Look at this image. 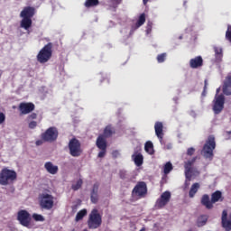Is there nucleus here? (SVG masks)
<instances>
[{
    "label": "nucleus",
    "instance_id": "obj_55",
    "mask_svg": "<svg viewBox=\"0 0 231 231\" xmlns=\"http://www.w3.org/2000/svg\"><path fill=\"white\" fill-rule=\"evenodd\" d=\"M113 9L115 10V6L113 7Z\"/></svg>",
    "mask_w": 231,
    "mask_h": 231
},
{
    "label": "nucleus",
    "instance_id": "obj_16",
    "mask_svg": "<svg viewBox=\"0 0 231 231\" xmlns=\"http://www.w3.org/2000/svg\"><path fill=\"white\" fill-rule=\"evenodd\" d=\"M189 67L191 69H199L203 67V57L197 56L189 60Z\"/></svg>",
    "mask_w": 231,
    "mask_h": 231
},
{
    "label": "nucleus",
    "instance_id": "obj_23",
    "mask_svg": "<svg viewBox=\"0 0 231 231\" xmlns=\"http://www.w3.org/2000/svg\"><path fill=\"white\" fill-rule=\"evenodd\" d=\"M199 188H200L199 183H198V182L193 183L191 185V188H190L189 191V197L190 199L194 198V196H196V193H198V190H199Z\"/></svg>",
    "mask_w": 231,
    "mask_h": 231
},
{
    "label": "nucleus",
    "instance_id": "obj_5",
    "mask_svg": "<svg viewBox=\"0 0 231 231\" xmlns=\"http://www.w3.org/2000/svg\"><path fill=\"white\" fill-rule=\"evenodd\" d=\"M16 172L14 171L4 168L0 172V185L6 186L10 182L16 180Z\"/></svg>",
    "mask_w": 231,
    "mask_h": 231
},
{
    "label": "nucleus",
    "instance_id": "obj_45",
    "mask_svg": "<svg viewBox=\"0 0 231 231\" xmlns=\"http://www.w3.org/2000/svg\"><path fill=\"white\" fill-rule=\"evenodd\" d=\"M29 120H33V119H37V114L32 113L28 116Z\"/></svg>",
    "mask_w": 231,
    "mask_h": 231
},
{
    "label": "nucleus",
    "instance_id": "obj_1",
    "mask_svg": "<svg viewBox=\"0 0 231 231\" xmlns=\"http://www.w3.org/2000/svg\"><path fill=\"white\" fill-rule=\"evenodd\" d=\"M223 194L221 191L217 190L216 192L212 193L211 199L210 197L207 194H204L200 199V203L204 206L207 209L214 208V204L218 201H223Z\"/></svg>",
    "mask_w": 231,
    "mask_h": 231
},
{
    "label": "nucleus",
    "instance_id": "obj_44",
    "mask_svg": "<svg viewBox=\"0 0 231 231\" xmlns=\"http://www.w3.org/2000/svg\"><path fill=\"white\" fill-rule=\"evenodd\" d=\"M35 127H37V122L32 121L29 123V128L35 129Z\"/></svg>",
    "mask_w": 231,
    "mask_h": 231
},
{
    "label": "nucleus",
    "instance_id": "obj_14",
    "mask_svg": "<svg viewBox=\"0 0 231 231\" xmlns=\"http://www.w3.org/2000/svg\"><path fill=\"white\" fill-rule=\"evenodd\" d=\"M19 110L22 115H28L35 110V105L33 103H21L19 105Z\"/></svg>",
    "mask_w": 231,
    "mask_h": 231
},
{
    "label": "nucleus",
    "instance_id": "obj_6",
    "mask_svg": "<svg viewBox=\"0 0 231 231\" xmlns=\"http://www.w3.org/2000/svg\"><path fill=\"white\" fill-rule=\"evenodd\" d=\"M68 147L69 150V154L72 157H79L82 155V144L77 138H72L69 140Z\"/></svg>",
    "mask_w": 231,
    "mask_h": 231
},
{
    "label": "nucleus",
    "instance_id": "obj_41",
    "mask_svg": "<svg viewBox=\"0 0 231 231\" xmlns=\"http://www.w3.org/2000/svg\"><path fill=\"white\" fill-rule=\"evenodd\" d=\"M208 85V81L207 79H205V81H204V89H203V92H202L203 97L207 96V86Z\"/></svg>",
    "mask_w": 231,
    "mask_h": 231
},
{
    "label": "nucleus",
    "instance_id": "obj_49",
    "mask_svg": "<svg viewBox=\"0 0 231 231\" xmlns=\"http://www.w3.org/2000/svg\"><path fill=\"white\" fill-rule=\"evenodd\" d=\"M143 3L144 5H146L149 3V0H143Z\"/></svg>",
    "mask_w": 231,
    "mask_h": 231
},
{
    "label": "nucleus",
    "instance_id": "obj_9",
    "mask_svg": "<svg viewBox=\"0 0 231 231\" xmlns=\"http://www.w3.org/2000/svg\"><path fill=\"white\" fill-rule=\"evenodd\" d=\"M132 196L138 199L147 196V184L143 181L138 182L132 190Z\"/></svg>",
    "mask_w": 231,
    "mask_h": 231
},
{
    "label": "nucleus",
    "instance_id": "obj_31",
    "mask_svg": "<svg viewBox=\"0 0 231 231\" xmlns=\"http://www.w3.org/2000/svg\"><path fill=\"white\" fill-rule=\"evenodd\" d=\"M84 182L82 181V179H79L76 184L72 185V189L74 190H79L81 187H82V184Z\"/></svg>",
    "mask_w": 231,
    "mask_h": 231
},
{
    "label": "nucleus",
    "instance_id": "obj_43",
    "mask_svg": "<svg viewBox=\"0 0 231 231\" xmlns=\"http://www.w3.org/2000/svg\"><path fill=\"white\" fill-rule=\"evenodd\" d=\"M107 152V150H101L97 155L98 158H104L106 157V153Z\"/></svg>",
    "mask_w": 231,
    "mask_h": 231
},
{
    "label": "nucleus",
    "instance_id": "obj_7",
    "mask_svg": "<svg viewBox=\"0 0 231 231\" xmlns=\"http://www.w3.org/2000/svg\"><path fill=\"white\" fill-rule=\"evenodd\" d=\"M39 204L40 207L46 210H51L53 208V196L48 193H42L39 195Z\"/></svg>",
    "mask_w": 231,
    "mask_h": 231
},
{
    "label": "nucleus",
    "instance_id": "obj_52",
    "mask_svg": "<svg viewBox=\"0 0 231 231\" xmlns=\"http://www.w3.org/2000/svg\"><path fill=\"white\" fill-rule=\"evenodd\" d=\"M219 92H220V88H217V95H218Z\"/></svg>",
    "mask_w": 231,
    "mask_h": 231
},
{
    "label": "nucleus",
    "instance_id": "obj_15",
    "mask_svg": "<svg viewBox=\"0 0 231 231\" xmlns=\"http://www.w3.org/2000/svg\"><path fill=\"white\" fill-rule=\"evenodd\" d=\"M35 15V7L32 6H26L23 8V10L21 12L20 16L22 18H29L32 19V17Z\"/></svg>",
    "mask_w": 231,
    "mask_h": 231
},
{
    "label": "nucleus",
    "instance_id": "obj_54",
    "mask_svg": "<svg viewBox=\"0 0 231 231\" xmlns=\"http://www.w3.org/2000/svg\"><path fill=\"white\" fill-rule=\"evenodd\" d=\"M140 231H145V227H143Z\"/></svg>",
    "mask_w": 231,
    "mask_h": 231
},
{
    "label": "nucleus",
    "instance_id": "obj_36",
    "mask_svg": "<svg viewBox=\"0 0 231 231\" xmlns=\"http://www.w3.org/2000/svg\"><path fill=\"white\" fill-rule=\"evenodd\" d=\"M226 39L231 43V25H227V30L226 32Z\"/></svg>",
    "mask_w": 231,
    "mask_h": 231
},
{
    "label": "nucleus",
    "instance_id": "obj_39",
    "mask_svg": "<svg viewBox=\"0 0 231 231\" xmlns=\"http://www.w3.org/2000/svg\"><path fill=\"white\" fill-rule=\"evenodd\" d=\"M100 185L98 183L94 184L92 190H91V194H98V187Z\"/></svg>",
    "mask_w": 231,
    "mask_h": 231
},
{
    "label": "nucleus",
    "instance_id": "obj_3",
    "mask_svg": "<svg viewBox=\"0 0 231 231\" xmlns=\"http://www.w3.org/2000/svg\"><path fill=\"white\" fill-rule=\"evenodd\" d=\"M89 229H97L102 226V216L98 213V209L94 208L88 216L87 221Z\"/></svg>",
    "mask_w": 231,
    "mask_h": 231
},
{
    "label": "nucleus",
    "instance_id": "obj_19",
    "mask_svg": "<svg viewBox=\"0 0 231 231\" xmlns=\"http://www.w3.org/2000/svg\"><path fill=\"white\" fill-rule=\"evenodd\" d=\"M44 168L47 171V172L55 175L59 172V166L53 165V162H48L44 164Z\"/></svg>",
    "mask_w": 231,
    "mask_h": 231
},
{
    "label": "nucleus",
    "instance_id": "obj_8",
    "mask_svg": "<svg viewBox=\"0 0 231 231\" xmlns=\"http://www.w3.org/2000/svg\"><path fill=\"white\" fill-rule=\"evenodd\" d=\"M41 138L44 142H55L59 138V130L55 126L49 127L44 133L41 134Z\"/></svg>",
    "mask_w": 231,
    "mask_h": 231
},
{
    "label": "nucleus",
    "instance_id": "obj_17",
    "mask_svg": "<svg viewBox=\"0 0 231 231\" xmlns=\"http://www.w3.org/2000/svg\"><path fill=\"white\" fill-rule=\"evenodd\" d=\"M223 93L226 96L231 95V75L226 76L223 82Z\"/></svg>",
    "mask_w": 231,
    "mask_h": 231
},
{
    "label": "nucleus",
    "instance_id": "obj_48",
    "mask_svg": "<svg viewBox=\"0 0 231 231\" xmlns=\"http://www.w3.org/2000/svg\"><path fill=\"white\" fill-rule=\"evenodd\" d=\"M152 29V23H148V24H147V32H151Z\"/></svg>",
    "mask_w": 231,
    "mask_h": 231
},
{
    "label": "nucleus",
    "instance_id": "obj_29",
    "mask_svg": "<svg viewBox=\"0 0 231 231\" xmlns=\"http://www.w3.org/2000/svg\"><path fill=\"white\" fill-rule=\"evenodd\" d=\"M145 23V14H142L139 18L137 23H135V28H139L140 26L143 25Z\"/></svg>",
    "mask_w": 231,
    "mask_h": 231
},
{
    "label": "nucleus",
    "instance_id": "obj_13",
    "mask_svg": "<svg viewBox=\"0 0 231 231\" xmlns=\"http://www.w3.org/2000/svg\"><path fill=\"white\" fill-rule=\"evenodd\" d=\"M171 201V193L169 191L163 192L156 200L155 208L158 209L163 208Z\"/></svg>",
    "mask_w": 231,
    "mask_h": 231
},
{
    "label": "nucleus",
    "instance_id": "obj_28",
    "mask_svg": "<svg viewBox=\"0 0 231 231\" xmlns=\"http://www.w3.org/2000/svg\"><path fill=\"white\" fill-rule=\"evenodd\" d=\"M86 215H88V210L87 209H82L79 212H78V214L76 215V218L75 221L79 222L80 220H82L84 218V217H86Z\"/></svg>",
    "mask_w": 231,
    "mask_h": 231
},
{
    "label": "nucleus",
    "instance_id": "obj_30",
    "mask_svg": "<svg viewBox=\"0 0 231 231\" xmlns=\"http://www.w3.org/2000/svg\"><path fill=\"white\" fill-rule=\"evenodd\" d=\"M172 169H173L172 163L167 162V163L164 165V170H163L164 174H169V173H171V171Z\"/></svg>",
    "mask_w": 231,
    "mask_h": 231
},
{
    "label": "nucleus",
    "instance_id": "obj_37",
    "mask_svg": "<svg viewBox=\"0 0 231 231\" xmlns=\"http://www.w3.org/2000/svg\"><path fill=\"white\" fill-rule=\"evenodd\" d=\"M119 177L122 179V180H127L129 179V174L127 173V171H119Z\"/></svg>",
    "mask_w": 231,
    "mask_h": 231
},
{
    "label": "nucleus",
    "instance_id": "obj_24",
    "mask_svg": "<svg viewBox=\"0 0 231 231\" xmlns=\"http://www.w3.org/2000/svg\"><path fill=\"white\" fill-rule=\"evenodd\" d=\"M144 150L150 155L154 154V145L152 144V142L151 141L146 142L144 144Z\"/></svg>",
    "mask_w": 231,
    "mask_h": 231
},
{
    "label": "nucleus",
    "instance_id": "obj_50",
    "mask_svg": "<svg viewBox=\"0 0 231 231\" xmlns=\"http://www.w3.org/2000/svg\"><path fill=\"white\" fill-rule=\"evenodd\" d=\"M122 1H123V0H116V5L122 4Z\"/></svg>",
    "mask_w": 231,
    "mask_h": 231
},
{
    "label": "nucleus",
    "instance_id": "obj_27",
    "mask_svg": "<svg viewBox=\"0 0 231 231\" xmlns=\"http://www.w3.org/2000/svg\"><path fill=\"white\" fill-rule=\"evenodd\" d=\"M222 227L226 230V231H231V212L229 215V219H226L225 221L221 222Z\"/></svg>",
    "mask_w": 231,
    "mask_h": 231
},
{
    "label": "nucleus",
    "instance_id": "obj_34",
    "mask_svg": "<svg viewBox=\"0 0 231 231\" xmlns=\"http://www.w3.org/2000/svg\"><path fill=\"white\" fill-rule=\"evenodd\" d=\"M167 59V53H162L157 56V61L159 63H163V61Z\"/></svg>",
    "mask_w": 231,
    "mask_h": 231
},
{
    "label": "nucleus",
    "instance_id": "obj_22",
    "mask_svg": "<svg viewBox=\"0 0 231 231\" xmlns=\"http://www.w3.org/2000/svg\"><path fill=\"white\" fill-rule=\"evenodd\" d=\"M20 26L25 30H28L32 27V21L30 18L22 17Z\"/></svg>",
    "mask_w": 231,
    "mask_h": 231
},
{
    "label": "nucleus",
    "instance_id": "obj_35",
    "mask_svg": "<svg viewBox=\"0 0 231 231\" xmlns=\"http://www.w3.org/2000/svg\"><path fill=\"white\" fill-rule=\"evenodd\" d=\"M214 51H215V53H216V58H222L223 57V50L218 48V47H216L214 48Z\"/></svg>",
    "mask_w": 231,
    "mask_h": 231
},
{
    "label": "nucleus",
    "instance_id": "obj_33",
    "mask_svg": "<svg viewBox=\"0 0 231 231\" xmlns=\"http://www.w3.org/2000/svg\"><path fill=\"white\" fill-rule=\"evenodd\" d=\"M32 218L36 221V222H44V217H42V215H39V214H33L32 215Z\"/></svg>",
    "mask_w": 231,
    "mask_h": 231
},
{
    "label": "nucleus",
    "instance_id": "obj_25",
    "mask_svg": "<svg viewBox=\"0 0 231 231\" xmlns=\"http://www.w3.org/2000/svg\"><path fill=\"white\" fill-rule=\"evenodd\" d=\"M99 135H103V137L105 139H107L108 137H111V135H113V127L111 125H107L105 128L103 134H99Z\"/></svg>",
    "mask_w": 231,
    "mask_h": 231
},
{
    "label": "nucleus",
    "instance_id": "obj_32",
    "mask_svg": "<svg viewBox=\"0 0 231 231\" xmlns=\"http://www.w3.org/2000/svg\"><path fill=\"white\" fill-rule=\"evenodd\" d=\"M90 200L93 204L98 203V193H91L90 194Z\"/></svg>",
    "mask_w": 231,
    "mask_h": 231
},
{
    "label": "nucleus",
    "instance_id": "obj_38",
    "mask_svg": "<svg viewBox=\"0 0 231 231\" xmlns=\"http://www.w3.org/2000/svg\"><path fill=\"white\" fill-rule=\"evenodd\" d=\"M199 173H200L199 171H198L196 168L191 169V171L189 172V174H191V178H192V176H194V177L199 176Z\"/></svg>",
    "mask_w": 231,
    "mask_h": 231
},
{
    "label": "nucleus",
    "instance_id": "obj_20",
    "mask_svg": "<svg viewBox=\"0 0 231 231\" xmlns=\"http://www.w3.org/2000/svg\"><path fill=\"white\" fill-rule=\"evenodd\" d=\"M155 134L162 141L163 140V124L162 122H156L154 125Z\"/></svg>",
    "mask_w": 231,
    "mask_h": 231
},
{
    "label": "nucleus",
    "instance_id": "obj_4",
    "mask_svg": "<svg viewBox=\"0 0 231 231\" xmlns=\"http://www.w3.org/2000/svg\"><path fill=\"white\" fill-rule=\"evenodd\" d=\"M53 55V43H47L38 53L37 60L40 63H46Z\"/></svg>",
    "mask_w": 231,
    "mask_h": 231
},
{
    "label": "nucleus",
    "instance_id": "obj_11",
    "mask_svg": "<svg viewBox=\"0 0 231 231\" xmlns=\"http://www.w3.org/2000/svg\"><path fill=\"white\" fill-rule=\"evenodd\" d=\"M17 220L23 226L30 228L32 225V215H30L29 211L22 209L17 213Z\"/></svg>",
    "mask_w": 231,
    "mask_h": 231
},
{
    "label": "nucleus",
    "instance_id": "obj_47",
    "mask_svg": "<svg viewBox=\"0 0 231 231\" xmlns=\"http://www.w3.org/2000/svg\"><path fill=\"white\" fill-rule=\"evenodd\" d=\"M42 143H44V140H37L36 142H35V144L37 145V146H40V145H42Z\"/></svg>",
    "mask_w": 231,
    "mask_h": 231
},
{
    "label": "nucleus",
    "instance_id": "obj_46",
    "mask_svg": "<svg viewBox=\"0 0 231 231\" xmlns=\"http://www.w3.org/2000/svg\"><path fill=\"white\" fill-rule=\"evenodd\" d=\"M5 121V116L3 113H0V125Z\"/></svg>",
    "mask_w": 231,
    "mask_h": 231
},
{
    "label": "nucleus",
    "instance_id": "obj_12",
    "mask_svg": "<svg viewBox=\"0 0 231 231\" xmlns=\"http://www.w3.org/2000/svg\"><path fill=\"white\" fill-rule=\"evenodd\" d=\"M196 160H198V157H193L191 160L187 161L184 162V169H185V177H186V181L185 185L189 186L187 181H190L192 180V174H190V171H192V165L196 162Z\"/></svg>",
    "mask_w": 231,
    "mask_h": 231
},
{
    "label": "nucleus",
    "instance_id": "obj_53",
    "mask_svg": "<svg viewBox=\"0 0 231 231\" xmlns=\"http://www.w3.org/2000/svg\"><path fill=\"white\" fill-rule=\"evenodd\" d=\"M207 224V221H203L202 222V226L206 225Z\"/></svg>",
    "mask_w": 231,
    "mask_h": 231
},
{
    "label": "nucleus",
    "instance_id": "obj_18",
    "mask_svg": "<svg viewBox=\"0 0 231 231\" xmlns=\"http://www.w3.org/2000/svg\"><path fill=\"white\" fill-rule=\"evenodd\" d=\"M96 145L100 150H107V141L104 135H99L97 139Z\"/></svg>",
    "mask_w": 231,
    "mask_h": 231
},
{
    "label": "nucleus",
    "instance_id": "obj_2",
    "mask_svg": "<svg viewBox=\"0 0 231 231\" xmlns=\"http://www.w3.org/2000/svg\"><path fill=\"white\" fill-rule=\"evenodd\" d=\"M217 147L216 138L213 135L208 136L206 143L204 144L201 154L204 158L212 161L214 159V151Z\"/></svg>",
    "mask_w": 231,
    "mask_h": 231
},
{
    "label": "nucleus",
    "instance_id": "obj_51",
    "mask_svg": "<svg viewBox=\"0 0 231 231\" xmlns=\"http://www.w3.org/2000/svg\"><path fill=\"white\" fill-rule=\"evenodd\" d=\"M114 3V5H116V0H109Z\"/></svg>",
    "mask_w": 231,
    "mask_h": 231
},
{
    "label": "nucleus",
    "instance_id": "obj_10",
    "mask_svg": "<svg viewBox=\"0 0 231 231\" xmlns=\"http://www.w3.org/2000/svg\"><path fill=\"white\" fill-rule=\"evenodd\" d=\"M226 97L223 94L216 95L213 100V111L215 115H219L225 108Z\"/></svg>",
    "mask_w": 231,
    "mask_h": 231
},
{
    "label": "nucleus",
    "instance_id": "obj_26",
    "mask_svg": "<svg viewBox=\"0 0 231 231\" xmlns=\"http://www.w3.org/2000/svg\"><path fill=\"white\" fill-rule=\"evenodd\" d=\"M100 5V1L98 0H86L84 5L87 8L95 7Z\"/></svg>",
    "mask_w": 231,
    "mask_h": 231
},
{
    "label": "nucleus",
    "instance_id": "obj_42",
    "mask_svg": "<svg viewBox=\"0 0 231 231\" xmlns=\"http://www.w3.org/2000/svg\"><path fill=\"white\" fill-rule=\"evenodd\" d=\"M196 152V149L190 147V148H189V149L187 150V155L192 156V155H194V152Z\"/></svg>",
    "mask_w": 231,
    "mask_h": 231
},
{
    "label": "nucleus",
    "instance_id": "obj_40",
    "mask_svg": "<svg viewBox=\"0 0 231 231\" xmlns=\"http://www.w3.org/2000/svg\"><path fill=\"white\" fill-rule=\"evenodd\" d=\"M225 220H228V213L226 210L222 212L221 222H224Z\"/></svg>",
    "mask_w": 231,
    "mask_h": 231
},
{
    "label": "nucleus",
    "instance_id": "obj_21",
    "mask_svg": "<svg viewBox=\"0 0 231 231\" xmlns=\"http://www.w3.org/2000/svg\"><path fill=\"white\" fill-rule=\"evenodd\" d=\"M132 159L137 167H140L143 164V155L138 152H134V153L132 155Z\"/></svg>",
    "mask_w": 231,
    "mask_h": 231
}]
</instances>
